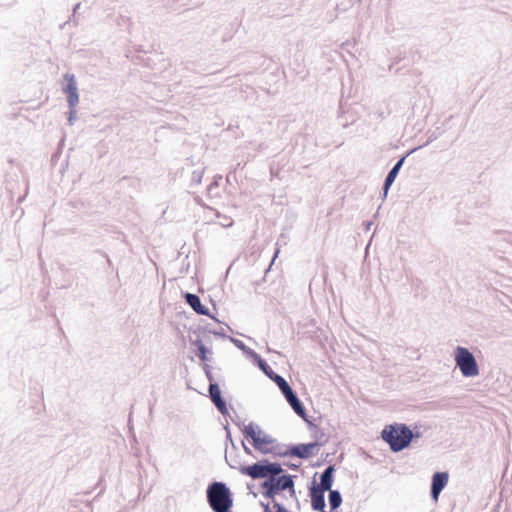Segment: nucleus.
<instances>
[{
  "label": "nucleus",
  "mask_w": 512,
  "mask_h": 512,
  "mask_svg": "<svg viewBox=\"0 0 512 512\" xmlns=\"http://www.w3.org/2000/svg\"><path fill=\"white\" fill-rule=\"evenodd\" d=\"M206 500L213 512H233L234 495L223 481H212L208 484Z\"/></svg>",
  "instance_id": "1"
},
{
  "label": "nucleus",
  "mask_w": 512,
  "mask_h": 512,
  "mask_svg": "<svg viewBox=\"0 0 512 512\" xmlns=\"http://www.w3.org/2000/svg\"><path fill=\"white\" fill-rule=\"evenodd\" d=\"M381 438L389 445L392 452H401L411 445L410 426L406 423L386 425L381 432Z\"/></svg>",
  "instance_id": "2"
},
{
  "label": "nucleus",
  "mask_w": 512,
  "mask_h": 512,
  "mask_svg": "<svg viewBox=\"0 0 512 512\" xmlns=\"http://www.w3.org/2000/svg\"><path fill=\"white\" fill-rule=\"evenodd\" d=\"M242 434L250 445L263 455H267L270 451V446L276 443L277 439L271 435L266 434L257 424L250 422L243 425Z\"/></svg>",
  "instance_id": "3"
},
{
  "label": "nucleus",
  "mask_w": 512,
  "mask_h": 512,
  "mask_svg": "<svg viewBox=\"0 0 512 512\" xmlns=\"http://www.w3.org/2000/svg\"><path fill=\"white\" fill-rule=\"evenodd\" d=\"M454 360L463 377L472 378L479 375L477 360L468 348L457 346L454 350Z\"/></svg>",
  "instance_id": "4"
},
{
  "label": "nucleus",
  "mask_w": 512,
  "mask_h": 512,
  "mask_svg": "<svg viewBox=\"0 0 512 512\" xmlns=\"http://www.w3.org/2000/svg\"><path fill=\"white\" fill-rule=\"evenodd\" d=\"M296 475L286 474L279 477H270L263 480L259 487L262 496L270 502H275L277 495H283L286 487L291 478H296Z\"/></svg>",
  "instance_id": "5"
},
{
  "label": "nucleus",
  "mask_w": 512,
  "mask_h": 512,
  "mask_svg": "<svg viewBox=\"0 0 512 512\" xmlns=\"http://www.w3.org/2000/svg\"><path fill=\"white\" fill-rule=\"evenodd\" d=\"M203 370H204L205 376L209 382L208 397L210 398L211 402L214 404V406L216 407V409L218 410V412L221 415H223V416L229 415L227 402H226L225 398L222 396L220 386L213 376L212 367L209 364L204 363Z\"/></svg>",
  "instance_id": "6"
},
{
  "label": "nucleus",
  "mask_w": 512,
  "mask_h": 512,
  "mask_svg": "<svg viewBox=\"0 0 512 512\" xmlns=\"http://www.w3.org/2000/svg\"><path fill=\"white\" fill-rule=\"evenodd\" d=\"M239 472L253 480H266L268 479V458H263L253 464L240 466Z\"/></svg>",
  "instance_id": "7"
},
{
  "label": "nucleus",
  "mask_w": 512,
  "mask_h": 512,
  "mask_svg": "<svg viewBox=\"0 0 512 512\" xmlns=\"http://www.w3.org/2000/svg\"><path fill=\"white\" fill-rule=\"evenodd\" d=\"M317 443H297V444H288L286 446V454L288 457H295L302 460H307L313 457L317 452L315 449L317 448Z\"/></svg>",
  "instance_id": "8"
},
{
  "label": "nucleus",
  "mask_w": 512,
  "mask_h": 512,
  "mask_svg": "<svg viewBox=\"0 0 512 512\" xmlns=\"http://www.w3.org/2000/svg\"><path fill=\"white\" fill-rule=\"evenodd\" d=\"M182 298L184 299L185 303L189 305L197 315L207 316L213 319L215 322L221 323V321L214 314H211L209 308L202 304L201 299L197 294L183 292Z\"/></svg>",
  "instance_id": "9"
},
{
  "label": "nucleus",
  "mask_w": 512,
  "mask_h": 512,
  "mask_svg": "<svg viewBox=\"0 0 512 512\" xmlns=\"http://www.w3.org/2000/svg\"><path fill=\"white\" fill-rule=\"evenodd\" d=\"M282 395L293 409L294 413L301 419L306 417V408L289 383L280 389Z\"/></svg>",
  "instance_id": "10"
},
{
  "label": "nucleus",
  "mask_w": 512,
  "mask_h": 512,
  "mask_svg": "<svg viewBox=\"0 0 512 512\" xmlns=\"http://www.w3.org/2000/svg\"><path fill=\"white\" fill-rule=\"evenodd\" d=\"M335 472L336 467L334 464L328 465L320 474V482L317 483L315 477H313L312 481L308 486H314L319 491H329L332 490V486L334 484L335 480ZM317 473H315L314 476H316Z\"/></svg>",
  "instance_id": "11"
},
{
  "label": "nucleus",
  "mask_w": 512,
  "mask_h": 512,
  "mask_svg": "<svg viewBox=\"0 0 512 512\" xmlns=\"http://www.w3.org/2000/svg\"><path fill=\"white\" fill-rule=\"evenodd\" d=\"M449 474L447 471H436L431 477L430 484V497L434 502H437L441 492L448 484Z\"/></svg>",
  "instance_id": "12"
},
{
  "label": "nucleus",
  "mask_w": 512,
  "mask_h": 512,
  "mask_svg": "<svg viewBox=\"0 0 512 512\" xmlns=\"http://www.w3.org/2000/svg\"><path fill=\"white\" fill-rule=\"evenodd\" d=\"M64 79L66 81L62 90L66 94V100L68 104L78 105L79 103V93L77 87V81L74 74L66 73L64 75Z\"/></svg>",
  "instance_id": "13"
},
{
  "label": "nucleus",
  "mask_w": 512,
  "mask_h": 512,
  "mask_svg": "<svg viewBox=\"0 0 512 512\" xmlns=\"http://www.w3.org/2000/svg\"><path fill=\"white\" fill-rule=\"evenodd\" d=\"M254 365L257 366L266 377H268L272 382H274L277 385V387L279 388V390L281 388H283L288 383V381L283 376L276 373L270 367V365L267 363V361L265 359H263L262 357H260L254 363Z\"/></svg>",
  "instance_id": "14"
},
{
  "label": "nucleus",
  "mask_w": 512,
  "mask_h": 512,
  "mask_svg": "<svg viewBox=\"0 0 512 512\" xmlns=\"http://www.w3.org/2000/svg\"><path fill=\"white\" fill-rule=\"evenodd\" d=\"M308 496L314 511H322L326 508L325 492L317 490L314 486H308Z\"/></svg>",
  "instance_id": "15"
},
{
  "label": "nucleus",
  "mask_w": 512,
  "mask_h": 512,
  "mask_svg": "<svg viewBox=\"0 0 512 512\" xmlns=\"http://www.w3.org/2000/svg\"><path fill=\"white\" fill-rule=\"evenodd\" d=\"M228 340L239 350L242 351V353L254 364L261 355L258 354L255 350L248 347L242 340L237 339L235 337H228Z\"/></svg>",
  "instance_id": "16"
},
{
  "label": "nucleus",
  "mask_w": 512,
  "mask_h": 512,
  "mask_svg": "<svg viewBox=\"0 0 512 512\" xmlns=\"http://www.w3.org/2000/svg\"><path fill=\"white\" fill-rule=\"evenodd\" d=\"M190 343L197 348L195 354L203 363L210 361L212 351L205 346L201 338H190Z\"/></svg>",
  "instance_id": "17"
},
{
  "label": "nucleus",
  "mask_w": 512,
  "mask_h": 512,
  "mask_svg": "<svg viewBox=\"0 0 512 512\" xmlns=\"http://www.w3.org/2000/svg\"><path fill=\"white\" fill-rule=\"evenodd\" d=\"M328 501H329V505H330V510H331V512H333L341 506V504L343 502L342 494L337 489L329 490L328 491Z\"/></svg>",
  "instance_id": "18"
},
{
  "label": "nucleus",
  "mask_w": 512,
  "mask_h": 512,
  "mask_svg": "<svg viewBox=\"0 0 512 512\" xmlns=\"http://www.w3.org/2000/svg\"><path fill=\"white\" fill-rule=\"evenodd\" d=\"M283 464L279 462H271L268 459V478L279 477L281 475L288 474L286 470L282 468Z\"/></svg>",
  "instance_id": "19"
},
{
  "label": "nucleus",
  "mask_w": 512,
  "mask_h": 512,
  "mask_svg": "<svg viewBox=\"0 0 512 512\" xmlns=\"http://www.w3.org/2000/svg\"><path fill=\"white\" fill-rule=\"evenodd\" d=\"M311 436L314 439V441H312L311 443L318 444L316 449L325 445V443L327 442V438H325L324 431L322 429H320L319 427H315V429L312 431Z\"/></svg>",
  "instance_id": "20"
},
{
  "label": "nucleus",
  "mask_w": 512,
  "mask_h": 512,
  "mask_svg": "<svg viewBox=\"0 0 512 512\" xmlns=\"http://www.w3.org/2000/svg\"><path fill=\"white\" fill-rule=\"evenodd\" d=\"M286 446L285 444H281L278 441L274 443V445L270 446V451L268 454L273 455L274 457H288L286 454Z\"/></svg>",
  "instance_id": "21"
},
{
  "label": "nucleus",
  "mask_w": 512,
  "mask_h": 512,
  "mask_svg": "<svg viewBox=\"0 0 512 512\" xmlns=\"http://www.w3.org/2000/svg\"><path fill=\"white\" fill-rule=\"evenodd\" d=\"M400 172V169L398 167H392L389 172L387 173L384 182H385V188L391 187L397 178L398 174Z\"/></svg>",
  "instance_id": "22"
},
{
  "label": "nucleus",
  "mask_w": 512,
  "mask_h": 512,
  "mask_svg": "<svg viewBox=\"0 0 512 512\" xmlns=\"http://www.w3.org/2000/svg\"><path fill=\"white\" fill-rule=\"evenodd\" d=\"M225 461L229 465V467L232 468V469L239 470V467L243 466L240 463V457H239V455L237 453H235L234 456L228 457V455H227V448H225Z\"/></svg>",
  "instance_id": "23"
},
{
  "label": "nucleus",
  "mask_w": 512,
  "mask_h": 512,
  "mask_svg": "<svg viewBox=\"0 0 512 512\" xmlns=\"http://www.w3.org/2000/svg\"><path fill=\"white\" fill-rule=\"evenodd\" d=\"M338 119L340 121V125L344 128H346L349 124H353L355 122V118L353 117V115H350L348 111L342 112V114L338 116Z\"/></svg>",
  "instance_id": "24"
},
{
  "label": "nucleus",
  "mask_w": 512,
  "mask_h": 512,
  "mask_svg": "<svg viewBox=\"0 0 512 512\" xmlns=\"http://www.w3.org/2000/svg\"><path fill=\"white\" fill-rule=\"evenodd\" d=\"M295 478H291L290 482L288 483L287 487H286V491H288L289 493V496L291 498H293L295 501H296V504H297V507L299 508L300 507V502L297 498V495H296V489H295V481H294Z\"/></svg>",
  "instance_id": "25"
},
{
  "label": "nucleus",
  "mask_w": 512,
  "mask_h": 512,
  "mask_svg": "<svg viewBox=\"0 0 512 512\" xmlns=\"http://www.w3.org/2000/svg\"><path fill=\"white\" fill-rule=\"evenodd\" d=\"M422 148V146H418V147H414L410 150H408L404 155H402L397 161L396 163L393 165L394 167H398L400 170L406 160V158L408 156H410L412 153H414L415 151H417L418 149Z\"/></svg>",
  "instance_id": "26"
},
{
  "label": "nucleus",
  "mask_w": 512,
  "mask_h": 512,
  "mask_svg": "<svg viewBox=\"0 0 512 512\" xmlns=\"http://www.w3.org/2000/svg\"><path fill=\"white\" fill-rule=\"evenodd\" d=\"M189 333L196 335V338H201L202 334L208 333L209 329L202 325H197L195 327L191 326L188 329Z\"/></svg>",
  "instance_id": "27"
},
{
  "label": "nucleus",
  "mask_w": 512,
  "mask_h": 512,
  "mask_svg": "<svg viewBox=\"0 0 512 512\" xmlns=\"http://www.w3.org/2000/svg\"><path fill=\"white\" fill-rule=\"evenodd\" d=\"M76 107L77 105H73L71 106V104H68V108H69V111H68V116H67V120H68V123L69 125H73L74 124V121L76 120L77 118V110H76Z\"/></svg>",
  "instance_id": "28"
},
{
  "label": "nucleus",
  "mask_w": 512,
  "mask_h": 512,
  "mask_svg": "<svg viewBox=\"0 0 512 512\" xmlns=\"http://www.w3.org/2000/svg\"><path fill=\"white\" fill-rule=\"evenodd\" d=\"M80 6H81V3H80V2H78L77 4H75V6L73 7V14H72V16H71V17H69V20H68V21H66L65 23H63V24L60 26V28H61V29H63V27H64L65 25H67L68 23H70V22H74V24H75V25H77V21H76V16H75V14L77 13V11H78V9L80 8Z\"/></svg>",
  "instance_id": "29"
},
{
  "label": "nucleus",
  "mask_w": 512,
  "mask_h": 512,
  "mask_svg": "<svg viewBox=\"0 0 512 512\" xmlns=\"http://www.w3.org/2000/svg\"><path fill=\"white\" fill-rule=\"evenodd\" d=\"M224 430H225V444L226 446L228 445V443H233V438H232V434H231V430H230V426H229V423L226 422V424L223 426Z\"/></svg>",
  "instance_id": "30"
},
{
  "label": "nucleus",
  "mask_w": 512,
  "mask_h": 512,
  "mask_svg": "<svg viewBox=\"0 0 512 512\" xmlns=\"http://www.w3.org/2000/svg\"><path fill=\"white\" fill-rule=\"evenodd\" d=\"M204 171H193L191 181L194 184H200L202 181Z\"/></svg>",
  "instance_id": "31"
},
{
  "label": "nucleus",
  "mask_w": 512,
  "mask_h": 512,
  "mask_svg": "<svg viewBox=\"0 0 512 512\" xmlns=\"http://www.w3.org/2000/svg\"><path fill=\"white\" fill-rule=\"evenodd\" d=\"M273 504L274 512H289L285 505L279 501L271 502Z\"/></svg>",
  "instance_id": "32"
},
{
  "label": "nucleus",
  "mask_w": 512,
  "mask_h": 512,
  "mask_svg": "<svg viewBox=\"0 0 512 512\" xmlns=\"http://www.w3.org/2000/svg\"><path fill=\"white\" fill-rule=\"evenodd\" d=\"M208 333L213 334L214 336L219 337V338H223V339H228V337H230L229 335H227L225 333V331L223 329H220V330H209Z\"/></svg>",
  "instance_id": "33"
},
{
  "label": "nucleus",
  "mask_w": 512,
  "mask_h": 512,
  "mask_svg": "<svg viewBox=\"0 0 512 512\" xmlns=\"http://www.w3.org/2000/svg\"><path fill=\"white\" fill-rule=\"evenodd\" d=\"M283 466H286L287 468H289L293 471H298L301 467V463H293L291 461H286V462H283Z\"/></svg>",
  "instance_id": "34"
},
{
  "label": "nucleus",
  "mask_w": 512,
  "mask_h": 512,
  "mask_svg": "<svg viewBox=\"0 0 512 512\" xmlns=\"http://www.w3.org/2000/svg\"><path fill=\"white\" fill-rule=\"evenodd\" d=\"M278 253H279V249H276V251H275V253H274V257H273V259L271 260V262H270V264L268 265V267L265 269V271H264V276L262 277L261 281H263V282H265V281H266V276H267L268 272L270 271V269H271V267H272V265H273L274 259H275V257H277Z\"/></svg>",
  "instance_id": "35"
},
{
  "label": "nucleus",
  "mask_w": 512,
  "mask_h": 512,
  "mask_svg": "<svg viewBox=\"0 0 512 512\" xmlns=\"http://www.w3.org/2000/svg\"><path fill=\"white\" fill-rule=\"evenodd\" d=\"M259 505L263 509V512H274V510H272V508L270 507V501L266 502V503L263 501H260Z\"/></svg>",
  "instance_id": "36"
},
{
  "label": "nucleus",
  "mask_w": 512,
  "mask_h": 512,
  "mask_svg": "<svg viewBox=\"0 0 512 512\" xmlns=\"http://www.w3.org/2000/svg\"><path fill=\"white\" fill-rule=\"evenodd\" d=\"M391 187H386L385 188V182H383V185H382V188H381V192H380V196H381V199L384 201L386 198H387V195H388V192L390 190Z\"/></svg>",
  "instance_id": "37"
},
{
  "label": "nucleus",
  "mask_w": 512,
  "mask_h": 512,
  "mask_svg": "<svg viewBox=\"0 0 512 512\" xmlns=\"http://www.w3.org/2000/svg\"><path fill=\"white\" fill-rule=\"evenodd\" d=\"M94 252H95V253H98V254H100L102 257H104V258L106 259V261H107V264H108L110 267L112 266V261H111L110 257H109L105 252H103L102 250H99V249L95 250Z\"/></svg>",
  "instance_id": "38"
},
{
  "label": "nucleus",
  "mask_w": 512,
  "mask_h": 512,
  "mask_svg": "<svg viewBox=\"0 0 512 512\" xmlns=\"http://www.w3.org/2000/svg\"><path fill=\"white\" fill-rule=\"evenodd\" d=\"M241 446L247 455L255 457V455L253 454V451L245 444V442L243 440H241Z\"/></svg>",
  "instance_id": "39"
},
{
  "label": "nucleus",
  "mask_w": 512,
  "mask_h": 512,
  "mask_svg": "<svg viewBox=\"0 0 512 512\" xmlns=\"http://www.w3.org/2000/svg\"><path fill=\"white\" fill-rule=\"evenodd\" d=\"M303 420H304V421H305V423L307 424L308 428H309L310 430H312V431L315 429V427H318L317 425H315V424H314V423L309 419V416H308V414H307V413H306V417H305V419H303Z\"/></svg>",
  "instance_id": "40"
},
{
  "label": "nucleus",
  "mask_w": 512,
  "mask_h": 512,
  "mask_svg": "<svg viewBox=\"0 0 512 512\" xmlns=\"http://www.w3.org/2000/svg\"><path fill=\"white\" fill-rule=\"evenodd\" d=\"M422 436V433L419 431V430H412L411 429V443L415 440V439H418Z\"/></svg>",
  "instance_id": "41"
},
{
  "label": "nucleus",
  "mask_w": 512,
  "mask_h": 512,
  "mask_svg": "<svg viewBox=\"0 0 512 512\" xmlns=\"http://www.w3.org/2000/svg\"><path fill=\"white\" fill-rule=\"evenodd\" d=\"M436 138H437V137H436V135H435V134L430 135V136L428 137V139H427L426 143H425L424 145H421V146H422V147H424V146L428 145L429 143H431L432 141H434Z\"/></svg>",
  "instance_id": "42"
},
{
  "label": "nucleus",
  "mask_w": 512,
  "mask_h": 512,
  "mask_svg": "<svg viewBox=\"0 0 512 512\" xmlns=\"http://www.w3.org/2000/svg\"><path fill=\"white\" fill-rule=\"evenodd\" d=\"M233 423L237 425L241 430L243 428V425H245L244 423L241 424L238 420H233Z\"/></svg>",
  "instance_id": "43"
},
{
  "label": "nucleus",
  "mask_w": 512,
  "mask_h": 512,
  "mask_svg": "<svg viewBox=\"0 0 512 512\" xmlns=\"http://www.w3.org/2000/svg\"><path fill=\"white\" fill-rule=\"evenodd\" d=\"M230 445H231V449L237 453L238 447L236 446V444L233 442Z\"/></svg>",
  "instance_id": "44"
},
{
  "label": "nucleus",
  "mask_w": 512,
  "mask_h": 512,
  "mask_svg": "<svg viewBox=\"0 0 512 512\" xmlns=\"http://www.w3.org/2000/svg\"><path fill=\"white\" fill-rule=\"evenodd\" d=\"M322 463H323L322 461H318V462H316L313 466H315V467H319V466H321V465H322Z\"/></svg>",
  "instance_id": "45"
},
{
  "label": "nucleus",
  "mask_w": 512,
  "mask_h": 512,
  "mask_svg": "<svg viewBox=\"0 0 512 512\" xmlns=\"http://www.w3.org/2000/svg\"><path fill=\"white\" fill-rule=\"evenodd\" d=\"M371 224H372L371 222H369L368 224H366L367 229H369V228H370Z\"/></svg>",
  "instance_id": "46"
},
{
  "label": "nucleus",
  "mask_w": 512,
  "mask_h": 512,
  "mask_svg": "<svg viewBox=\"0 0 512 512\" xmlns=\"http://www.w3.org/2000/svg\"><path fill=\"white\" fill-rule=\"evenodd\" d=\"M216 185H217L216 183H211L210 188H212L213 186H216Z\"/></svg>",
  "instance_id": "47"
},
{
  "label": "nucleus",
  "mask_w": 512,
  "mask_h": 512,
  "mask_svg": "<svg viewBox=\"0 0 512 512\" xmlns=\"http://www.w3.org/2000/svg\"><path fill=\"white\" fill-rule=\"evenodd\" d=\"M259 283H260L259 281L254 282V284H255L256 286H258V285H259Z\"/></svg>",
  "instance_id": "48"
},
{
  "label": "nucleus",
  "mask_w": 512,
  "mask_h": 512,
  "mask_svg": "<svg viewBox=\"0 0 512 512\" xmlns=\"http://www.w3.org/2000/svg\"><path fill=\"white\" fill-rule=\"evenodd\" d=\"M226 417H230V420H232V421L234 420L233 417L230 416V414L227 415Z\"/></svg>",
  "instance_id": "49"
}]
</instances>
